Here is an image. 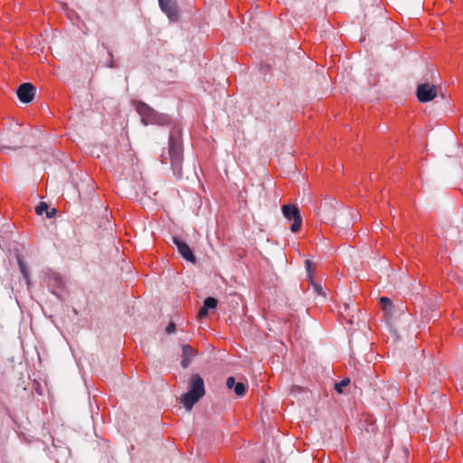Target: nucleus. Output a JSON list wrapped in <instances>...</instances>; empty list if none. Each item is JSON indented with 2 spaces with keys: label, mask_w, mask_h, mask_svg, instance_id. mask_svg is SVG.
<instances>
[{
  "label": "nucleus",
  "mask_w": 463,
  "mask_h": 463,
  "mask_svg": "<svg viewBox=\"0 0 463 463\" xmlns=\"http://www.w3.org/2000/svg\"><path fill=\"white\" fill-rule=\"evenodd\" d=\"M416 95L420 102H429L436 97L437 88L434 84H420L417 88Z\"/></svg>",
  "instance_id": "nucleus-6"
},
{
  "label": "nucleus",
  "mask_w": 463,
  "mask_h": 463,
  "mask_svg": "<svg viewBox=\"0 0 463 463\" xmlns=\"http://www.w3.org/2000/svg\"><path fill=\"white\" fill-rule=\"evenodd\" d=\"M173 243L176 246L179 254L186 260L193 264L196 262V257L190 246L179 237H173Z\"/></svg>",
  "instance_id": "nucleus-7"
},
{
  "label": "nucleus",
  "mask_w": 463,
  "mask_h": 463,
  "mask_svg": "<svg viewBox=\"0 0 463 463\" xmlns=\"http://www.w3.org/2000/svg\"><path fill=\"white\" fill-rule=\"evenodd\" d=\"M175 330V324L174 322H170L166 328H165V331L167 332V334H172L174 333Z\"/></svg>",
  "instance_id": "nucleus-22"
},
{
  "label": "nucleus",
  "mask_w": 463,
  "mask_h": 463,
  "mask_svg": "<svg viewBox=\"0 0 463 463\" xmlns=\"http://www.w3.org/2000/svg\"><path fill=\"white\" fill-rule=\"evenodd\" d=\"M314 288H315V290H316L318 294H321V293H322L323 288H322V287H321L320 285H318V284H315V285H314Z\"/></svg>",
  "instance_id": "nucleus-25"
},
{
  "label": "nucleus",
  "mask_w": 463,
  "mask_h": 463,
  "mask_svg": "<svg viewBox=\"0 0 463 463\" xmlns=\"http://www.w3.org/2000/svg\"><path fill=\"white\" fill-rule=\"evenodd\" d=\"M208 312H209V310L206 309L203 306H202L199 309L198 317L201 318L205 317L208 316Z\"/></svg>",
  "instance_id": "nucleus-20"
},
{
  "label": "nucleus",
  "mask_w": 463,
  "mask_h": 463,
  "mask_svg": "<svg viewBox=\"0 0 463 463\" xmlns=\"http://www.w3.org/2000/svg\"><path fill=\"white\" fill-rule=\"evenodd\" d=\"M136 110L141 117V122L145 125H158L165 126L171 122L168 115L158 113L153 108L148 106L143 101H137L136 104Z\"/></svg>",
  "instance_id": "nucleus-3"
},
{
  "label": "nucleus",
  "mask_w": 463,
  "mask_h": 463,
  "mask_svg": "<svg viewBox=\"0 0 463 463\" xmlns=\"http://www.w3.org/2000/svg\"><path fill=\"white\" fill-rule=\"evenodd\" d=\"M217 305H218L217 299L213 297H207L203 300V306L208 310L215 309L217 307Z\"/></svg>",
  "instance_id": "nucleus-15"
},
{
  "label": "nucleus",
  "mask_w": 463,
  "mask_h": 463,
  "mask_svg": "<svg viewBox=\"0 0 463 463\" xmlns=\"http://www.w3.org/2000/svg\"><path fill=\"white\" fill-rule=\"evenodd\" d=\"M349 383H350V379H348V378L343 379L339 383H335V391L338 393H342L343 392V388L347 386L349 384Z\"/></svg>",
  "instance_id": "nucleus-17"
},
{
  "label": "nucleus",
  "mask_w": 463,
  "mask_h": 463,
  "mask_svg": "<svg viewBox=\"0 0 463 463\" xmlns=\"http://www.w3.org/2000/svg\"><path fill=\"white\" fill-rule=\"evenodd\" d=\"M226 386L228 389H233L238 396H243L246 392V385L242 382H236L233 376H230L226 380Z\"/></svg>",
  "instance_id": "nucleus-13"
},
{
  "label": "nucleus",
  "mask_w": 463,
  "mask_h": 463,
  "mask_svg": "<svg viewBox=\"0 0 463 463\" xmlns=\"http://www.w3.org/2000/svg\"><path fill=\"white\" fill-rule=\"evenodd\" d=\"M305 264H306V269H307V275H308V277L311 278L312 277V270H311L312 262H311V260H306Z\"/></svg>",
  "instance_id": "nucleus-21"
},
{
  "label": "nucleus",
  "mask_w": 463,
  "mask_h": 463,
  "mask_svg": "<svg viewBox=\"0 0 463 463\" xmlns=\"http://www.w3.org/2000/svg\"><path fill=\"white\" fill-rule=\"evenodd\" d=\"M196 355V351L190 346L189 345H182V360H181V365L184 368H187L194 357Z\"/></svg>",
  "instance_id": "nucleus-11"
},
{
  "label": "nucleus",
  "mask_w": 463,
  "mask_h": 463,
  "mask_svg": "<svg viewBox=\"0 0 463 463\" xmlns=\"http://www.w3.org/2000/svg\"><path fill=\"white\" fill-rule=\"evenodd\" d=\"M168 156L171 162V168L174 175L177 179L183 177V143L181 140V131L179 128H174L169 136Z\"/></svg>",
  "instance_id": "nucleus-1"
},
{
  "label": "nucleus",
  "mask_w": 463,
  "mask_h": 463,
  "mask_svg": "<svg viewBox=\"0 0 463 463\" xmlns=\"http://www.w3.org/2000/svg\"><path fill=\"white\" fill-rule=\"evenodd\" d=\"M45 214L48 218H52L56 214V209L48 207V211H46Z\"/></svg>",
  "instance_id": "nucleus-23"
},
{
  "label": "nucleus",
  "mask_w": 463,
  "mask_h": 463,
  "mask_svg": "<svg viewBox=\"0 0 463 463\" xmlns=\"http://www.w3.org/2000/svg\"><path fill=\"white\" fill-rule=\"evenodd\" d=\"M108 53H109V55L110 59H109V61L106 63V66H107V67H109V68H114V67H115V64H114V61H113V60H112V54H111V52H110L109 51L108 52Z\"/></svg>",
  "instance_id": "nucleus-24"
},
{
  "label": "nucleus",
  "mask_w": 463,
  "mask_h": 463,
  "mask_svg": "<svg viewBox=\"0 0 463 463\" xmlns=\"http://www.w3.org/2000/svg\"><path fill=\"white\" fill-rule=\"evenodd\" d=\"M282 214L288 222H292L290 230L292 232L299 231L302 224V217L296 204H284L281 208Z\"/></svg>",
  "instance_id": "nucleus-4"
},
{
  "label": "nucleus",
  "mask_w": 463,
  "mask_h": 463,
  "mask_svg": "<svg viewBox=\"0 0 463 463\" xmlns=\"http://www.w3.org/2000/svg\"><path fill=\"white\" fill-rule=\"evenodd\" d=\"M204 393L203 379L198 373H194L189 380L188 392L181 397V402L187 411H190Z\"/></svg>",
  "instance_id": "nucleus-2"
},
{
  "label": "nucleus",
  "mask_w": 463,
  "mask_h": 463,
  "mask_svg": "<svg viewBox=\"0 0 463 463\" xmlns=\"http://www.w3.org/2000/svg\"><path fill=\"white\" fill-rule=\"evenodd\" d=\"M7 144H3L0 140V148L2 150H15L20 147L23 143L22 133L18 124L14 125V129H8L6 132Z\"/></svg>",
  "instance_id": "nucleus-5"
},
{
  "label": "nucleus",
  "mask_w": 463,
  "mask_h": 463,
  "mask_svg": "<svg viewBox=\"0 0 463 463\" xmlns=\"http://www.w3.org/2000/svg\"><path fill=\"white\" fill-rule=\"evenodd\" d=\"M35 91L36 89L32 83L24 82L18 87L16 95L23 103H30L34 98Z\"/></svg>",
  "instance_id": "nucleus-8"
},
{
  "label": "nucleus",
  "mask_w": 463,
  "mask_h": 463,
  "mask_svg": "<svg viewBox=\"0 0 463 463\" xmlns=\"http://www.w3.org/2000/svg\"><path fill=\"white\" fill-rule=\"evenodd\" d=\"M16 260H17V264H18L19 269H20L24 279H25L27 286H29L30 285V274H29V270L27 269V265L24 260L23 255L20 253H17Z\"/></svg>",
  "instance_id": "nucleus-14"
},
{
  "label": "nucleus",
  "mask_w": 463,
  "mask_h": 463,
  "mask_svg": "<svg viewBox=\"0 0 463 463\" xmlns=\"http://www.w3.org/2000/svg\"><path fill=\"white\" fill-rule=\"evenodd\" d=\"M48 204L44 202H41L39 205L36 207V213L38 215H43L46 211H48Z\"/></svg>",
  "instance_id": "nucleus-18"
},
{
  "label": "nucleus",
  "mask_w": 463,
  "mask_h": 463,
  "mask_svg": "<svg viewBox=\"0 0 463 463\" xmlns=\"http://www.w3.org/2000/svg\"><path fill=\"white\" fill-rule=\"evenodd\" d=\"M48 286L51 288V292L59 298L55 288H62L64 287V281L61 276L56 272H52L48 275Z\"/></svg>",
  "instance_id": "nucleus-10"
},
{
  "label": "nucleus",
  "mask_w": 463,
  "mask_h": 463,
  "mask_svg": "<svg viewBox=\"0 0 463 463\" xmlns=\"http://www.w3.org/2000/svg\"><path fill=\"white\" fill-rule=\"evenodd\" d=\"M161 10L170 20H176L178 17V9L176 3L173 0H158Z\"/></svg>",
  "instance_id": "nucleus-9"
},
{
  "label": "nucleus",
  "mask_w": 463,
  "mask_h": 463,
  "mask_svg": "<svg viewBox=\"0 0 463 463\" xmlns=\"http://www.w3.org/2000/svg\"><path fill=\"white\" fill-rule=\"evenodd\" d=\"M434 307H435V303L430 299V302L427 304V309L425 311L426 313V317H429V318H434L436 317L435 314H432L435 310H434Z\"/></svg>",
  "instance_id": "nucleus-16"
},
{
  "label": "nucleus",
  "mask_w": 463,
  "mask_h": 463,
  "mask_svg": "<svg viewBox=\"0 0 463 463\" xmlns=\"http://www.w3.org/2000/svg\"><path fill=\"white\" fill-rule=\"evenodd\" d=\"M270 70V65L268 63H260V71L263 75H266Z\"/></svg>",
  "instance_id": "nucleus-19"
},
{
  "label": "nucleus",
  "mask_w": 463,
  "mask_h": 463,
  "mask_svg": "<svg viewBox=\"0 0 463 463\" xmlns=\"http://www.w3.org/2000/svg\"><path fill=\"white\" fill-rule=\"evenodd\" d=\"M380 303L382 305L383 310L385 316H389L390 317L392 316V311L395 309V307L392 305L391 299L387 297H382L380 298ZM397 310L401 313L404 311V307L402 304L396 307Z\"/></svg>",
  "instance_id": "nucleus-12"
}]
</instances>
